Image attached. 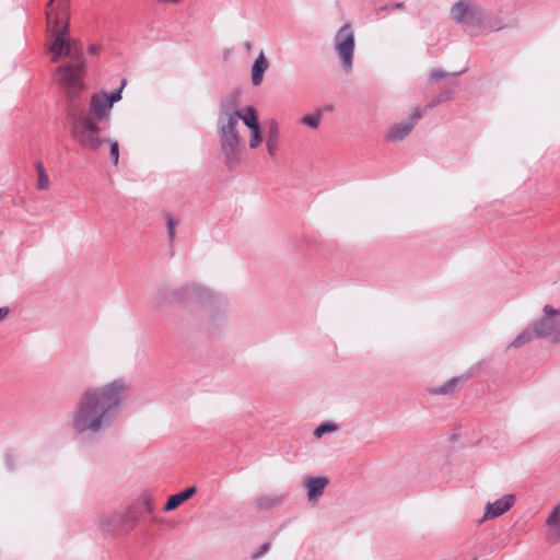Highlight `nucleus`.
Listing matches in <instances>:
<instances>
[{
    "label": "nucleus",
    "instance_id": "obj_24",
    "mask_svg": "<svg viewBox=\"0 0 560 560\" xmlns=\"http://www.w3.org/2000/svg\"><path fill=\"white\" fill-rule=\"evenodd\" d=\"M50 186V179L46 174H40L39 176H37V183H36V187L37 189L39 190H47Z\"/></svg>",
    "mask_w": 560,
    "mask_h": 560
},
{
    "label": "nucleus",
    "instance_id": "obj_14",
    "mask_svg": "<svg viewBox=\"0 0 560 560\" xmlns=\"http://www.w3.org/2000/svg\"><path fill=\"white\" fill-rule=\"evenodd\" d=\"M328 479L325 477H308L304 480V487L306 489L307 500L311 503H317L319 498L323 495Z\"/></svg>",
    "mask_w": 560,
    "mask_h": 560
},
{
    "label": "nucleus",
    "instance_id": "obj_1",
    "mask_svg": "<svg viewBox=\"0 0 560 560\" xmlns=\"http://www.w3.org/2000/svg\"><path fill=\"white\" fill-rule=\"evenodd\" d=\"M131 382L117 377L83 389L69 419L71 431L82 440L101 436L114 423L117 411L127 402Z\"/></svg>",
    "mask_w": 560,
    "mask_h": 560
},
{
    "label": "nucleus",
    "instance_id": "obj_4",
    "mask_svg": "<svg viewBox=\"0 0 560 560\" xmlns=\"http://www.w3.org/2000/svg\"><path fill=\"white\" fill-rule=\"evenodd\" d=\"M215 293L198 283H186L178 289L159 288L153 295V306L163 310L173 302L182 306L191 304L210 305L215 301Z\"/></svg>",
    "mask_w": 560,
    "mask_h": 560
},
{
    "label": "nucleus",
    "instance_id": "obj_35",
    "mask_svg": "<svg viewBox=\"0 0 560 560\" xmlns=\"http://www.w3.org/2000/svg\"><path fill=\"white\" fill-rule=\"evenodd\" d=\"M182 0H156V2L161 3V4H168V3H172V4H176V3H179Z\"/></svg>",
    "mask_w": 560,
    "mask_h": 560
},
{
    "label": "nucleus",
    "instance_id": "obj_38",
    "mask_svg": "<svg viewBox=\"0 0 560 560\" xmlns=\"http://www.w3.org/2000/svg\"><path fill=\"white\" fill-rule=\"evenodd\" d=\"M402 7V3H396L395 4V8H401Z\"/></svg>",
    "mask_w": 560,
    "mask_h": 560
},
{
    "label": "nucleus",
    "instance_id": "obj_16",
    "mask_svg": "<svg viewBox=\"0 0 560 560\" xmlns=\"http://www.w3.org/2000/svg\"><path fill=\"white\" fill-rule=\"evenodd\" d=\"M268 69V61L264 50H260L257 58L255 59L250 79L254 86H259L264 80V73Z\"/></svg>",
    "mask_w": 560,
    "mask_h": 560
},
{
    "label": "nucleus",
    "instance_id": "obj_23",
    "mask_svg": "<svg viewBox=\"0 0 560 560\" xmlns=\"http://www.w3.org/2000/svg\"><path fill=\"white\" fill-rule=\"evenodd\" d=\"M337 430V425L331 422H324L320 423L315 430L314 435L316 438H322L326 433H331Z\"/></svg>",
    "mask_w": 560,
    "mask_h": 560
},
{
    "label": "nucleus",
    "instance_id": "obj_20",
    "mask_svg": "<svg viewBox=\"0 0 560 560\" xmlns=\"http://www.w3.org/2000/svg\"><path fill=\"white\" fill-rule=\"evenodd\" d=\"M283 500L282 495L262 494L256 499V506L260 510H268L279 504Z\"/></svg>",
    "mask_w": 560,
    "mask_h": 560
},
{
    "label": "nucleus",
    "instance_id": "obj_37",
    "mask_svg": "<svg viewBox=\"0 0 560 560\" xmlns=\"http://www.w3.org/2000/svg\"><path fill=\"white\" fill-rule=\"evenodd\" d=\"M244 48L247 50V51H250L253 49V43L249 42V40H246L244 43Z\"/></svg>",
    "mask_w": 560,
    "mask_h": 560
},
{
    "label": "nucleus",
    "instance_id": "obj_25",
    "mask_svg": "<svg viewBox=\"0 0 560 560\" xmlns=\"http://www.w3.org/2000/svg\"><path fill=\"white\" fill-rule=\"evenodd\" d=\"M166 225L168 237L173 240L175 237V228L177 225V221L171 214L166 215Z\"/></svg>",
    "mask_w": 560,
    "mask_h": 560
},
{
    "label": "nucleus",
    "instance_id": "obj_30",
    "mask_svg": "<svg viewBox=\"0 0 560 560\" xmlns=\"http://www.w3.org/2000/svg\"><path fill=\"white\" fill-rule=\"evenodd\" d=\"M445 77H446V73L443 72L442 70H432L430 73L431 80H440Z\"/></svg>",
    "mask_w": 560,
    "mask_h": 560
},
{
    "label": "nucleus",
    "instance_id": "obj_17",
    "mask_svg": "<svg viewBox=\"0 0 560 560\" xmlns=\"http://www.w3.org/2000/svg\"><path fill=\"white\" fill-rule=\"evenodd\" d=\"M535 338L537 337L534 327L527 326L511 340V342L505 347V351L520 349L530 343Z\"/></svg>",
    "mask_w": 560,
    "mask_h": 560
},
{
    "label": "nucleus",
    "instance_id": "obj_5",
    "mask_svg": "<svg viewBox=\"0 0 560 560\" xmlns=\"http://www.w3.org/2000/svg\"><path fill=\"white\" fill-rule=\"evenodd\" d=\"M448 15L470 35H478L488 26V10L478 0H458L450 8Z\"/></svg>",
    "mask_w": 560,
    "mask_h": 560
},
{
    "label": "nucleus",
    "instance_id": "obj_22",
    "mask_svg": "<svg viewBox=\"0 0 560 560\" xmlns=\"http://www.w3.org/2000/svg\"><path fill=\"white\" fill-rule=\"evenodd\" d=\"M458 382H459V378L453 377L450 381H447L445 384L432 389V393L435 395H447L455 389Z\"/></svg>",
    "mask_w": 560,
    "mask_h": 560
},
{
    "label": "nucleus",
    "instance_id": "obj_36",
    "mask_svg": "<svg viewBox=\"0 0 560 560\" xmlns=\"http://www.w3.org/2000/svg\"><path fill=\"white\" fill-rule=\"evenodd\" d=\"M448 98H450V96H446V97H442V96H441L439 100L433 101L431 104H429V107H432V106H434V105H438L440 102L445 101V100H448Z\"/></svg>",
    "mask_w": 560,
    "mask_h": 560
},
{
    "label": "nucleus",
    "instance_id": "obj_27",
    "mask_svg": "<svg viewBox=\"0 0 560 560\" xmlns=\"http://www.w3.org/2000/svg\"><path fill=\"white\" fill-rule=\"evenodd\" d=\"M109 147H110V150H109V154L114 161L115 164H117L118 160H119V145H118V142L117 141H109Z\"/></svg>",
    "mask_w": 560,
    "mask_h": 560
},
{
    "label": "nucleus",
    "instance_id": "obj_11",
    "mask_svg": "<svg viewBox=\"0 0 560 560\" xmlns=\"http://www.w3.org/2000/svg\"><path fill=\"white\" fill-rule=\"evenodd\" d=\"M243 124L250 130V137L248 140L249 148L257 149L262 142V135L257 110L253 106L245 107Z\"/></svg>",
    "mask_w": 560,
    "mask_h": 560
},
{
    "label": "nucleus",
    "instance_id": "obj_21",
    "mask_svg": "<svg viewBox=\"0 0 560 560\" xmlns=\"http://www.w3.org/2000/svg\"><path fill=\"white\" fill-rule=\"evenodd\" d=\"M323 118L322 110H316L312 114L305 115L301 118V124L307 126L311 129H317Z\"/></svg>",
    "mask_w": 560,
    "mask_h": 560
},
{
    "label": "nucleus",
    "instance_id": "obj_13",
    "mask_svg": "<svg viewBox=\"0 0 560 560\" xmlns=\"http://www.w3.org/2000/svg\"><path fill=\"white\" fill-rule=\"evenodd\" d=\"M514 502L515 497L513 494H506L492 503H488L485 508V515L481 522L501 516L513 506Z\"/></svg>",
    "mask_w": 560,
    "mask_h": 560
},
{
    "label": "nucleus",
    "instance_id": "obj_6",
    "mask_svg": "<svg viewBox=\"0 0 560 560\" xmlns=\"http://www.w3.org/2000/svg\"><path fill=\"white\" fill-rule=\"evenodd\" d=\"M85 61L66 62L59 66L54 73V81L63 90L67 98L74 102L85 85Z\"/></svg>",
    "mask_w": 560,
    "mask_h": 560
},
{
    "label": "nucleus",
    "instance_id": "obj_34",
    "mask_svg": "<svg viewBox=\"0 0 560 560\" xmlns=\"http://www.w3.org/2000/svg\"><path fill=\"white\" fill-rule=\"evenodd\" d=\"M35 167H36L37 176H39L40 174H46L45 167L42 162H37Z\"/></svg>",
    "mask_w": 560,
    "mask_h": 560
},
{
    "label": "nucleus",
    "instance_id": "obj_31",
    "mask_svg": "<svg viewBox=\"0 0 560 560\" xmlns=\"http://www.w3.org/2000/svg\"><path fill=\"white\" fill-rule=\"evenodd\" d=\"M422 113L419 108L413 109L411 117L407 121H415V124L421 118Z\"/></svg>",
    "mask_w": 560,
    "mask_h": 560
},
{
    "label": "nucleus",
    "instance_id": "obj_15",
    "mask_svg": "<svg viewBox=\"0 0 560 560\" xmlns=\"http://www.w3.org/2000/svg\"><path fill=\"white\" fill-rule=\"evenodd\" d=\"M266 149L269 156L273 158L279 150L280 126L277 119L270 118L267 122Z\"/></svg>",
    "mask_w": 560,
    "mask_h": 560
},
{
    "label": "nucleus",
    "instance_id": "obj_7",
    "mask_svg": "<svg viewBox=\"0 0 560 560\" xmlns=\"http://www.w3.org/2000/svg\"><path fill=\"white\" fill-rule=\"evenodd\" d=\"M334 50L346 74L352 72L355 50V33L350 23L338 28L332 39Z\"/></svg>",
    "mask_w": 560,
    "mask_h": 560
},
{
    "label": "nucleus",
    "instance_id": "obj_8",
    "mask_svg": "<svg viewBox=\"0 0 560 560\" xmlns=\"http://www.w3.org/2000/svg\"><path fill=\"white\" fill-rule=\"evenodd\" d=\"M536 337L553 343H560V310L551 305L542 307L541 315L532 324Z\"/></svg>",
    "mask_w": 560,
    "mask_h": 560
},
{
    "label": "nucleus",
    "instance_id": "obj_19",
    "mask_svg": "<svg viewBox=\"0 0 560 560\" xmlns=\"http://www.w3.org/2000/svg\"><path fill=\"white\" fill-rule=\"evenodd\" d=\"M196 491V487H189L182 492L171 495L164 505V511L170 512L177 509L180 504L191 498Z\"/></svg>",
    "mask_w": 560,
    "mask_h": 560
},
{
    "label": "nucleus",
    "instance_id": "obj_3",
    "mask_svg": "<svg viewBox=\"0 0 560 560\" xmlns=\"http://www.w3.org/2000/svg\"><path fill=\"white\" fill-rule=\"evenodd\" d=\"M245 108L237 110L228 104L220 106L218 116V136L220 150L223 155L224 163L234 168L241 163V154L243 150L242 138L238 131V122L243 121Z\"/></svg>",
    "mask_w": 560,
    "mask_h": 560
},
{
    "label": "nucleus",
    "instance_id": "obj_12",
    "mask_svg": "<svg viewBox=\"0 0 560 560\" xmlns=\"http://www.w3.org/2000/svg\"><path fill=\"white\" fill-rule=\"evenodd\" d=\"M546 541L550 545L560 542V503L550 511L546 523Z\"/></svg>",
    "mask_w": 560,
    "mask_h": 560
},
{
    "label": "nucleus",
    "instance_id": "obj_29",
    "mask_svg": "<svg viewBox=\"0 0 560 560\" xmlns=\"http://www.w3.org/2000/svg\"><path fill=\"white\" fill-rule=\"evenodd\" d=\"M116 517L115 514H103L100 517L101 526H108L110 522Z\"/></svg>",
    "mask_w": 560,
    "mask_h": 560
},
{
    "label": "nucleus",
    "instance_id": "obj_39",
    "mask_svg": "<svg viewBox=\"0 0 560 560\" xmlns=\"http://www.w3.org/2000/svg\"><path fill=\"white\" fill-rule=\"evenodd\" d=\"M557 310H560V306Z\"/></svg>",
    "mask_w": 560,
    "mask_h": 560
},
{
    "label": "nucleus",
    "instance_id": "obj_18",
    "mask_svg": "<svg viewBox=\"0 0 560 560\" xmlns=\"http://www.w3.org/2000/svg\"><path fill=\"white\" fill-rule=\"evenodd\" d=\"M415 121H401L393 125L387 133V138L393 141H401L413 129Z\"/></svg>",
    "mask_w": 560,
    "mask_h": 560
},
{
    "label": "nucleus",
    "instance_id": "obj_32",
    "mask_svg": "<svg viewBox=\"0 0 560 560\" xmlns=\"http://www.w3.org/2000/svg\"><path fill=\"white\" fill-rule=\"evenodd\" d=\"M100 50H101V46L97 44H92L89 46V52L91 55H97L100 52Z\"/></svg>",
    "mask_w": 560,
    "mask_h": 560
},
{
    "label": "nucleus",
    "instance_id": "obj_40",
    "mask_svg": "<svg viewBox=\"0 0 560 560\" xmlns=\"http://www.w3.org/2000/svg\"><path fill=\"white\" fill-rule=\"evenodd\" d=\"M557 310H560V306Z\"/></svg>",
    "mask_w": 560,
    "mask_h": 560
},
{
    "label": "nucleus",
    "instance_id": "obj_33",
    "mask_svg": "<svg viewBox=\"0 0 560 560\" xmlns=\"http://www.w3.org/2000/svg\"><path fill=\"white\" fill-rule=\"evenodd\" d=\"M10 310L9 307H0V322L4 320L7 316L9 315Z\"/></svg>",
    "mask_w": 560,
    "mask_h": 560
},
{
    "label": "nucleus",
    "instance_id": "obj_9",
    "mask_svg": "<svg viewBox=\"0 0 560 560\" xmlns=\"http://www.w3.org/2000/svg\"><path fill=\"white\" fill-rule=\"evenodd\" d=\"M52 37L54 40L49 46L52 62H59L63 59L67 62L85 61L81 46L75 40L69 38L67 33L59 32Z\"/></svg>",
    "mask_w": 560,
    "mask_h": 560
},
{
    "label": "nucleus",
    "instance_id": "obj_10",
    "mask_svg": "<svg viewBox=\"0 0 560 560\" xmlns=\"http://www.w3.org/2000/svg\"><path fill=\"white\" fill-rule=\"evenodd\" d=\"M69 0H50L47 7L46 16L48 32L51 36L67 33L69 26Z\"/></svg>",
    "mask_w": 560,
    "mask_h": 560
},
{
    "label": "nucleus",
    "instance_id": "obj_28",
    "mask_svg": "<svg viewBox=\"0 0 560 560\" xmlns=\"http://www.w3.org/2000/svg\"><path fill=\"white\" fill-rule=\"evenodd\" d=\"M269 548H270V544L269 542H265L260 546L259 548V551L252 555V560H257L259 559L260 557H262L265 553H267L269 551Z\"/></svg>",
    "mask_w": 560,
    "mask_h": 560
},
{
    "label": "nucleus",
    "instance_id": "obj_41",
    "mask_svg": "<svg viewBox=\"0 0 560 560\" xmlns=\"http://www.w3.org/2000/svg\"><path fill=\"white\" fill-rule=\"evenodd\" d=\"M472 560H475V559H472Z\"/></svg>",
    "mask_w": 560,
    "mask_h": 560
},
{
    "label": "nucleus",
    "instance_id": "obj_2",
    "mask_svg": "<svg viewBox=\"0 0 560 560\" xmlns=\"http://www.w3.org/2000/svg\"><path fill=\"white\" fill-rule=\"evenodd\" d=\"M122 88L110 94H93L86 114L69 113L71 136L82 148L96 151L102 147L105 140L100 137V124L109 119L113 105L121 100Z\"/></svg>",
    "mask_w": 560,
    "mask_h": 560
},
{
    "label": "nucleus",
    "instance_id": "obj_26",
    "mask_svg": "<svg viewBox=\"0 0 560 560\" xmlns=\"http://www.w3.org/2000/svg\"><path fill=\"white\" fill-rule=\"evenodd\" d=\"M140 503L145 512L151 513L153 511V501L148 494H143L140 498Z\"/></svg>",
    "mask_w": 560,
    "mask_h": 560
}]
</instances>
